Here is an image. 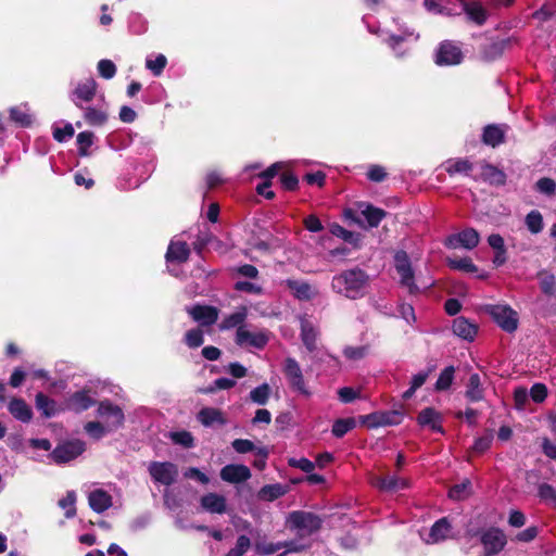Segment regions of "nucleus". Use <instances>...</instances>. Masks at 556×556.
Listing matches in <instances>:
<instances>
[{
    "instance_id": "nucleus-1",
    "label": "nucleus",
    "mask_w": 556,
    "mask_h": 556,
    "mask_svg": "<svg viewBox=\"0 0 556 556\" xmlns=\"http://www.w3.org/2000/svg\"><path fill=\"white\" fill-rule=\"evenodd\" d=\"M368 286V275L358 268L344 270L333 276L331 281L332 290L349 299L364 296Z\"/></svg>"
},
{
    "instance_id": "nucleus-2",
    "label": "nucleus",
    "mask_w": 556,
    "mask_h": 556,
    "mask_svg": "<svg viewBox=\"0 0 556 556\" xmlns=\"http://www.w3.org/2000/svg\"><path fill=\"white\" fill-rule=\"evenodd\" d=\"M321 526V520L307 511H292L287 517V527L301 539L315 533Z\"/></svg>"
},
{
    "instance_id": "nucleus-3",
    "label": "nucleus",
    "mask_w": 556,
    "mask_h": 556,
    "mask_svg": "<svg viewBox=\"0 0 556 556\" xmlns=\"http://www.w3.org/2000/svg\"><path fill=\"white\" fill-rule=\"evenodd\" d=\"M282 372L292 390L305 396L311 395V391L306 386L301 365L295 358L287 357L283 361Z\"/></svg>"
},
{
    "instance_id": "nucleus-4",
    "label": "nucleus",
    "mask_w": 556,
    "mask_h": 556,
    "mask_svg": "<svg viewBox=\"0 0 556 556\" xmlns=\"http://www.w3.org/2000/svg\"><path fill=\"white\" fill-rule=\"evenodd\" d=\"M235 341L239 346L262 350L269 341V332L267 330H250L247 327H239L236 331Z\"/></svg>"
},
{
    "instance_id": "nucleus-5",
    "label": "nucleus",
    "mask_w": 556,
    "mask_h": 556,
    "mask_svg": "<svg viewBox=\"0 0 556 556\" xmlns=\"http://www.w3.org/2000/svg\"><path fill=\"white\" fill-rule=\"evenodd\" d=\"M488 313L506 332H514L518 327V314L507 305H490Z\"/></svg>"
},
{
    "instance_id": "nucleus-6",
    "label": "nucleus",
    "mask_w": 556,
    "mask_h": 556,
    "mask_svg": "<svg viewBox=\"0 0 556 556\" xmlns=\"http://www.w3.org/2000/svg\"><path fill=\"white\" fill-rule=\"evenodd\" d=\"M394 266L400 276L401 285L406 287L409 293H416L418 288L414 282V271L412 269L410 262L406 252L399 251L395 253Z\"/></svg>"
},
{
    "instance_id": "nucleus-7",
    "label": "nucleus",
    "mask_w": 556,
    "mask_h": 556,
    "mask_svg": "<svg viewBox=\"0 0 556 556\" xmlns=\"http://www.w3.org/2000/svg\"><path fill=\"white\" fill-rule=\"evenodd\" d=\"M85 451V443L80 440L66 441L59 444L51 453L56 464L68 463L78 457Z\"/></svg>"
},
{
    "instance_id": "nucleus-8",
    "label": "nucleus",
    "mask_w": 556,
    "mask_h": 556,
    "mask_svg": "<svg viewBox=\"0 0 556 556\" xmlns=\"http://www.w3.org/2000/svg\"><path fill=\"white\" fill-rule=\"evenodd\" d=\"M148 470L155 482L164 485L173 484L178 476L177 466L168 462H152Z\"/></svg>"
},
{
    "instance_id": "nucleus-9",
    "label": "nucleus",
    "mask_w": 556,
    "mask_h": 556,
    "mask_svg": "<svg viewBox=\"0 0 556 556\" xmlns=\"http://www.w3.org/2000/svg\"><path fill=\"white\" fill-rule=\"evenodd\" d=\"M98 415L106 425L108 431H114L123 425V410L109 402H101L98 407Z\"/></svg>"
},
{
    "instance_id": "nucleus-10",
    "label": "nucleus",
    "mask_w": 556,
    "mask_h": 556,
    "mask_svg": "<svg viewBox=\"0 0 556 556\" xmlns=\"http://www.w3.org/2000/svg\"><path fill=\"white\" fill-rule=\"evenodd\" d=\"M480 236L473 228H466L458 233L447 237L445 244L451 249L464 248L472 250L479 244Z\"/></svg>"
},
{
    "instance_id": "nucleus-11",
    "label": "nucleus",
    "mask_w": 556,
    "mask_h": 556,
    "mask_svg": "<svg viewBox=\"0 0 556 556\" xmlns=\"http://www.w3.org/2000/svg\"><path fill=\"white\" fill-rule=\"evenodd\" d=\"M462 59L460 48L452 41H444L437 51L435 62L439 65H456L462 62Z\"/></svg>"
},
{
    "instance_id": "nucleus-12",
    "label": "nucleus",
    "mask_w": 556,
    "mask_h": 556,
    "mask_svg": "<svg viewBox=\"0 0 556 556\" xmlns=\"http://www.w3.org/2000/svg\"><path fill=\"white\" fill-rule=\"evenodd\" d=\"M485 554L488 556L501 552L507 543L505 533L496 528L489 529L481 536Z\"/></svg>"
},
{
    "instance_id": "nucleus-13",
    "label": "nucleus",
    "mask_w": 556,
    "mask_h": 556,
    "mask_svg": "<svg viewBox=\"0 0 556 556\" xmlns=\"http://www.w3.org/2000/svg\"><path fill=\"white\" fill-rule=\"evenodd\" d=\"M308 545L301 544L295 541L280 542V543H264L258 542L255 544V551L261 555H271L280 548H286V553H299L304 551Z\"/></svg>"
},
{
    "instance_id": "nucleus-14",
    "label": "nucleus",
    "mask_w": 556,
    "mask_h": 556,
    "mask_svg": "<svg viewBox=\"0 0 556 556\" xmlns=\"http://www.w3.org/2000/svg\"><path fill=\"white\" fill-rule=\"evenodd\" d=\"M362 420L368 428H378L400 424L401 415L397 412H379L366 415Z\"/></svg>"
},
{
    "instance_id": "nucleus-15",
    "label": "nucleus",
    "mask_w": 556,
    "mask_h": 556,
    "mask_svg": "<svg viewBox=\"0 0 556 556\" xmlns=\"http://www.w3.org/2000/svg\"><path fill=\"white\" fill-rule=\"evenodd\" d=\"M189 315L202 326H211L218 318V309L213 306L194 305L187 308Z\"/></svg>"
},
{
    "instance_id": "nucleus-16",
    "label": "nucleus",
    "mask_w": 556,
    "mask_h": 556,
    "mask_svg": "<svg viewBox=\"0 0 556 556\" xmlns=\"http://www.w3.org/2000/svg\"><path fill=\"white\" fill-rule=\"evenodd\" d=\"M301 340L308 352H314L317 350V340L319 337L318 329L314 326V324L307 319L306 317H301Z\"/></svg>"
},
{
    "instance_id": "nucleus-17",
    "label": "nucleus",
    "mask_w": 556,
    "mask_h": 556,
    "mask_svg": "<svg viewBox=\"0 0 556 556\" xmlns=\"http://www.w3.org/2000/svg\"><path fill=\"white\" fill-rule=\"evenodd\" d=\"M374 486L381 491L395 492L408 488V481L396 476H376L371 479Z\"/></svg>"
},
{
    "instance_id": "nucleus-18",
    "label": "nucleus",
    "mask_w": 556,
    "mask_h": 556,
    "mask_svg": "<svg viewBox=\"0 0 556 556\" xmlns=\"http://www.w3.org/2000/svg\"><path fill=\"white\" fill-rule=\"evenodd\" d=\"M251 477V471L245 465H226L220 470V478L229 483H240Z\"/></svg>"
},
{
    "instance_id": "nucleus-19",
    "label": "nucleus",
    "mask_w": 556,
    "mask_h": 556,
    "mask_svg": "<svg viewBox=\"0 0 556 556\" xmlns=\"http://www.w3.org/2000/svg\"><path fill=\"white\" fill-rule=\"evenodd\" d=\"M97 86L96 80L92 78H88L85 81L79 83L73 92L74 103L77 106L83 108V102H90L96 96Z\"/></svg>"
},
{
    "instance_id": "nucleus-20",
    "label": "nucleus",
    "mask_w": 556,
    "mask_h": 556,
    "mask_svg": "<svg viewBox=\"0 0 556 556\" xmlns=\"http://www.w3.org/2000/svg\"><path fill=\"white\" fill-rule=\"evenodd\" d=\"M452 527L446 518H441L431 527L429 534L425 538V542L427 544H435L446 539H450L452 535Z\"/></svg>"
},
{
    "instance_id": "nucleus-21",
    "label": "nucleus",
    "mask_w": 556,
    "mask_h": 556,
    "mask_svg": "<svg viewBox=\"0 0 556 556\" xmlns=\"http://www.w3.org/2000/svg\"><path fill=\"white\" fill-rule=\"evenodd\" d=\"M88 503L96 513H103L112 506V496L108 492L97 489L89 493Z\"/></svg>"
},
{
    "instance_id": "nucleus-22",
    "label": "nucleus",
    "mask_w": 556,
    "mask_h": 556,
    "mask_svg": "<svg viewBox=\"0 0 556 556\" xmlns=\"http://www.w3.org/2000/svg\"><path fill=\"white\" fill-rule=\"evenodd\" d=\"M201 506L211 514H224L226 511V497L217 493H207L201 497Z\"/></svg>"
},
{
    "instance_id": "nucleus-23",
    "label": "nucleus",
    "mask_w": 556,
    "mask_h": 556,
    "mask_svg": "<svg viewBox=\"0 0 556 556\" xmlns=\"http://www.w3.org/2000/svg\"><path fill=\"white\" fill-rule=\"evenodd\" d=\"M507 126L505 125H488L483 129L482 141L486 146L497 147L504 142Z\"/></svg>"
},
{
    "instance_id": "nucleus-24",
    "label": "nucleus",
    "mask_w": 556,
    "mask_h": 556,
    "mask_svg": "<svg viewBox=\"0 0 556 556\" xmlns=\"http://www.w3.org/2000/svg\"><path fill=\"white\" fill-rule=\"evenodd\" d=\"M418 424L422 427H428L432 431L437 432H443L441 427L442 417L439 412L431 407H427L422 409L418 417H417Z\"/></svg>"
},
{
    "instance_id": "nucleus-25",
    "label": "nucleus",
    "mask_w": 556,
    "mask_h": 556,
    "mask_svg": "<svg viewBox=\"0 0 556 556\" xmlns=\"http://www.w3.org/2000/svg\"><path fill=\"white\" fill-rule=\"evenodd\" d=\"M286 285L299 300H311L317 294V290L305 281L288 279Z\"/></svg>"
},
{
    "instance_id": "nucleus-26",
    "label": "nucleus",
    "mask_w": 556,
    "mask_h": 556,
    "mask_svg": "<svg viewBox=\"0 0 556 556\" xmlns=\"http://www.w3.org/2000/svg\"><path fill=\"white\" fill-rule=\"evenodd\" d=\"M190 249L184 241H172L166 252V261L168 263H184L189 258Z\"/></svg>"
},
{
    "instance_id": "nucleus-27",
    "label": "nucleus",
    "mask_w": 556,
    "mask_h": 556,
    "mask_svg": "<svg viewBox=\"0 0 556 556\" xmlns=\"http://www.w3.org/2000/svg\"><path fill=\"white\" fill-rule=\"evenodd\" d=\"M8 408L11 415L22 422H29L33 418L31 408L22 399H12Z\"/></svg>"
},
{
    "instance_id": "nucleus-28",
    "label": "nucleus",
    "mask_w": 556,
    "mask_h": 556,
    "mask_svg": "<svg viewBox=\"0 0 556 556\" xmlns=\"http://www.w3.org/2000/svg\"><path fill=\"white\" fill-rule=\"evenodd\" d=\"M453 332L465 340L472 341L477 334V326L465 317H457L453 321Z\"/></svg>"
},
{
    "instance_id": "nucleus-29",
    "label": "nucleus",
    "mask_w": 556,
    "mask_h": 556,
    "mask_svg": "<svg viewBox=\"0 0 556 556\" xmlns=\"http://www.w3.org/2000/svg\"><path fill=\"white\" fill-rule=\"evenodd\" d=\"M463 10L467 14L468 18L478 25H482L488 17L486 10L480 2H463Z\"/></svg>"
},
{
    "instance_id": "nucleus-30",
    "label": "nucleus",
    "mask_w": 556,
    "mask_h": 556,
    "mask_svg": "<svg viewBox=\"0 0 556 556\" xmlns=\"http://www.w3.org/2000/svg\"><path fill=\"white\" fill-rule=\"evenodd\" d=\"M248 316V309L244 306L239 307L232 314L226 316L219 324L220 330H228L232 328L245 327L243 324Z\"/></svg>"
},
{
    "instance_id": "nucleus-31",
    "label": "nucleus",
    "mask_w": 556,
    "mask_h": 556,
    "mask_svg": "<svg viewBox=\"0 0 556 556\" xmlns=\"http://www.w3.org/2000/svg\"><path fill=\"white\" fill-rule=\"evenodd\" d=\"M93 404L87 391L75 392L67 401V407L74 412H83Z\"/></svg>"
},
{
    "instance_id": "nucleus-32",
    "label": "nucleus",
    "mask_w": 556,
    "mask_h": 556,
    "mask_svg": "<svg viewBox=\"0 0 556 556\" xmlns=\"http://www.w3.org/2000/svg\"><path fill=\"white\" fill-rule=\"evenodd\" d=\"M198 419L203 426H212L213 424H226V419L223 416V413L213 407L202 408L198 414Z\"/></svg>"
},
{
    "instance_id": "nucleus-33",
    "label": "nucleus",
    "mask_w": 556,
    "mask_h": 556,
    "mask_svg": "<svg viewBox=\"0 0 556 556\" xmlns=\"http://www.w3.org/2000/svg\"><path fill=\"white\" fill-rule=\"evenodd\" d=\"M359 210L362 216L366 218L369 227H377L382 220V218L386 216L383 210L375 207L369 204H361Z\"/></svg>"
},
{
    "instance_id": "nucleus-34",
    "label": "nucleus",
    "mask_w": 556,
    "mask_h": 556,
    "mask_svg": "<svg viewBox=\"0 0 556 556\" xmlns=\"http://www.w3.org/2000/svg\"><path fill=\"white\" fill-rule=\"evenodd\" d=\"M465 395L470 402H479L483 399V388L481 387V380L478 374H473L469 377Z\"/></svg>"
},
{
    "instance_id": "nucleus-35",
    "label": "nucleus",
    "mask_w": 556,
    "mask_h": 556,
    "mask_svg": "<svg viewBox=\"0 0 556 556\" xmlns=\"http://www.w3.org/2000/svg\"><path fill=\"white\" fill-rule=\"evenodd\" d=\"M471 169L472 164L466 159H452L445 163V170L450 175L468 174Z\"/></svg>"
},
{
    "instance_id": "nucleus-36",
    "label": "nucleus",
    "mask_w": 556,
    "mask_h": 556,
    "mask_svg": "<svg viewBox=\"0 0 556 556\" xmlns=\"http://www.w3.org/2000/svg\"><path fill=\"white\" fill-rule=\"evenodd\" d=\"M11 119L22 127H27L31 124V116L27 105H18L11 108L10 110Z\"/></svg>"
},
{
    "instance_id": "nucleus-37",
    "label": "nucleus",
    "mask_w": 556,
    "mask_h": 556,
    "mask_svg": "<svg viewBox=\"0 0 556 556\" xmlns=\"http://www.w3.org/2000/svg\"><path fill=\"white\" fill-rule=\"evenodd\" d=\"M85 119L91 126H101L106 119V112L99 108H86L85 109Z\"/></svg>"
},
{
    "instance_id": "nucleus-38",
    "label": "nucleus",
    "mask_w": 556,
    "mask_h": 556,
    "mask_svg": "<svg viewBox=\"0 0 556 556\" xmlns=\"http://www.w3.org/2000/svg\"><path fill=\"white\" fill-rule=\"evenodd\" d=\"M355 426L356 421L352 417L337 419L332 426V434L337 438H342L349 431L354 429Z\"/></svg>"
},
{
    "instance_id": "nucleus-39",
    "label": "nucleus",
    "mask_w": 556,
    "mask_h": 556,
    "mask_svg": "<svg viewBox=\"0 0 556 556\" xmlns=\"http://www.w3.org/2000/svg\"><path fill=\"white\" fill-rule=\"evenodd\" d=\"M540 288L543 293L547 295H553L556 292V279L555 276L547 273V271H541L538 275Z\"/></svg>"
},
{
    "instance_id": "nucleus-40",
    "label": "nucleus",
    "mask_w": 556,
    "mask_h": 556,
    "mask_svg": "<svg viewBox=\"0 0 556 556\" xmlns=\"http://www.w3.org/2000/svg\"><path fill=\"white\" fill-rule=\"evenodd\" d=\"M36 406L46 417H50L55 414V402L50 400L43 393L36 395Z\"/></svg>"
},
{
    "instance_id": "nucleus-41",
    "label": "nucleus",
    "mask_w": 556,
    "mask_h": 556,
    "mask_svg": "<svg viewBox=\"0 0 556 556\" xmlns=\"http://www.w3.org/2000/svg\"><path fill=\"white\" fill-rule=\"evenodd\" d=\"M482 175L491 184L503 185L505 182V174L493 165H484L482 167Z\"/></svg>"
},
{
    "instance_id": "nucleus-42",
    "label": "nucleus",
    "mask_w": 556,
    "mask_h": 556,
    "mask_svg": "<svg viewBox=\"0 0 556 556\" xmlns=\"http://www.w3.org/2000/svg\"><path fill=\"white\" fill-rule=\"evenodd\" d=\"M454 372H455V369L453 366H448L444 370H442V372L440 374V376L435 382V390H438V391L447 390L454 380Z\"/></svg>"
},
{
    "instance_id": "nucleus-43",
    "label": "nucleus",
    "mask_w": 556,
    "mask_h": 556,
    "mask_svg": "<svg viewBox=\"0 0 556 556\" xmlns=\"http://www.w3.org/2000/svg\"><path fill=\"white\" fill-rule=\"evenodd\" d=\"M447 264L453 269L463 270L466 273H476L477 267L469 257L448 258Z\"/></svg>"
},
{
    "instance_id": "nucleus-44",
    "label": "nucleus",
    "mask_w": 556,
    "mask_h": 556,
    "mask_svg": "<svg viewBox=\"0 0 556 556\" xmlns=\"http://www.w3.org/2000/svg\"><path fill=\"white\" fill-rule=\"evenodd\" d=\"M526 225L530 232L539 233L543 229V217L539 211H531L526 217Z\"/></svg>"
},
{
    "instance_id": "nucleus-45",
    "label": "nucleus",
    "mask_w": 556,
    "mask_h": 556,
    "mask_svg": "<svg viewBox=\"0 0 556 556\" xmlns=\"http://www.w3.org/2000/svg\"><path fill=\"white\" fill-rule=\"evenodd\" d=\"M75 503H76V494L74 491L67 492L66 495L59 501L60 507L65 509L66 518H72L75 516V514H76Z\"/></svg>"
},
{
    "instance_id": "nucleus-46",
    "label": "nucleus",
    "mask_w": 556,
    "mask_h": 556,
    "mask_svg": "<svg viewBox=\"0 0 556 556\" xmlns=\"http://www.w3.org/2000/svg\"><path fill=\"white\" fill-rule=\"evenodd\" d=\"M269 394H270L269 386L267 383H263L250 392V399L254 403L263 405L268 401Z\"/></svg>"
},
{
    "instance_id": "nucleus-47",
    "label": "nucleus",
    "mask_w": 556,
    "mask_h": 556,
    "mask_svg": "<svg viewBox=\"0 0 556 556\" xmlns=\"http://www.w3.org/2000/svg\"><path fill=\"white\" fill-rule=\"evenodd\" d=\"M169 438L175 444L184 447H192L194 443L192 434L188 431L170 432Z\"/></svg>"
},
{
    "instance_id": "nucleus-48",
    "label": "nucleus",
    "mask_w": 556,
    "mask_h": 556,
    "mask_svg": "<svg viewBox=\"0 0 556 556\" xmlns=\"http://www.w3.org/2000/svg\"><path fill=\"white\" fill-rule=\"evenodd\" d=\"M470 494V482L465 481L460 484H456L448 491V496L453 500H464Z\"/></svg>"
},
{
    "instance_id": "nucleus-49",
    "label": "nucleus",
    "mask_w": 556,
    "mask_h": 556,
    "mask_svg": "<svg viewBox=\"0 0 556 556\" xmlns=\"http://www.w3.org/2000/svg\"><path fill=\"white\" fill-rule=\"evenodd\" d=\"M86 432L94 438L100 439L109 431L106 430V425L99 421H89L85 425Z\"/></svg>"
},
{
    "instance_id": "nucleus-50",
    "label": "nucleus",
    "mask_w": 556,
    "mask_h": 556,
    "mask_svg": "<svg viewBox=\"0 0 556 556\" xmlns=\"http://www.w3.org/2000/svg\"><path fill=\"white\" fill-rule=\"evenodd\" d=\"M93 142V135L90 131L79 132L77 136V144L80 155H87L88 149L91 147Z\"/></svg>"
},
{
    "instance_id": "nucleus-51",
    "label": "nucleus",
    "mask_w": 556,
    "mask_h": 556,
    "mask_svg": "<svg viewBox=\"0 0 556 556\" xmlns=\"http://www.w3.org/2000/svg\"><path fill=\"white\" fill-rule=\"evenodd\" d=\"M98 72L101 77L111 79L116 74V66L111 60H101L98 63Z\"/></svg>"
},
{
    "instance_id": "nucleus-52",
    "label": "nucleus",
    "mask_w": 556,
    "mask_h": 556,
    "mask_svg": "<svg viewBox=\"0 0 556 556\" xmlns=\"http://www.w3.org/2000/svg\"><path fill=\"white\" fill-rule=\"evenodd\" d=\"M283 494V490L280 485H266L260 491V495L264 500L273 501Z\"/></svg>"
},
{
    "instance_id": "nucleus-53",
    "label": "nucleus",
    "mask_w": 556,
    "mask_h": 556,
    "mask_svg": "<svg viewBox=\"0 0 556 556\" xmlns=\"http://www.w3.org/2000/svg\"><path fill=\"white\" fill-rule=\"evenodd\" d=\"M166 62V58L163 54H159L154 60L148 59L146 65L157 76L164 70Z\"/></svg>"
},
{
    "instance_id": "nucleus-54",
    "label": "nucleus",
    "mask_w": 556,
    "mask_h": 556,
    "mask_svg": "<svg viewBox=\"0 0 556 556\" xmlns=\"http://www.w3.org/2000/svg\"><path fill=\"white\" fill-rule=\"evenodd\" d=\"M338 396L343 403H351L352 401L361 397V390H355L350 387H344L338 390Z\"/></svg>"
},
{
    "instance_id": "nucleus-55",
    "label": "nucleus",
    "mask_w": 556,
    "mask_h": 556,
    "mask_svg": "<svg viewBox=\"0 0 556 556\" xmlns=\"http://www.w3.org/2000/svg\"><path fill=\"white\" fill-rule=\"evenodd\" d=\"M288 464H289V466L294 467V468H299L302 471L307 472V473H311L314 470V468H315V464L313 462H311L309 459L304 458V457H302V458H290L288 460Z\"/></svg>"
},
{
    "instance_id": "nucleus-56",
    "label": "nucleus",
    "mask_w": 556,
    "mask_h": 556,
    "mask_svg": "<svg viewBox=\"0 0 556 556\" xmlns=\"http://www.w3.org/2000/svg\"><path fill=\"white\" fill-rule=\"evenodd\" d=\"M186 343L190 348H198L203 343V332L200 329H191L186 333Z\"/></svg>"
},
{
    "instance_id": "nucleus-57",
    "label": "nucleus",
    "mask_w": 556,
    "mask_h": 556,
    "mask_svg": "<svg viewBox=\"0 0 556 556\" xmlns=\"http://www.w3.org/2000/svg\"><path fill=\"white\" fill-rule=\"evenodd\" d=\"M329 230H330L331 235H333L338 238H341L348 242H353L354 237H355V235L353 232L346 230L345 228H343L342 226H340L339 224H336V223L330 225Z\"/></svg>"
},
{
    "instance_id": "nucleus-58",
    "label": "nucleus",
    "mask_w": 556,
    "mask_h": 556,
    "mask_svg": "<svg viewBox=\"0 0 556 556\" xmlns=\"http://www.w3.org/2000/svg\"><path fill=\"white\" fill-rule=\"evenodd\" d=\"M74 136V128L71 124H66L64 127L54 128L53 130V138L59 141L63 142L68 140Z\"/></svg>"
},
{
    "instance_id": "nucleus-59",
    "label": "nucleus",
    "mask_w": 556,
    "mask_h": 556,
    "mask_svg": "<svg viewBox=\"0 0 556 556\" xmlns=\"http://www.w3.org/2000/svg\"><path fill=\"white\" fill-rule=\"evenodd\" d=\"M536 189L541 193H544V194H547V195H552V194L555 193L556 184L551 178H546V177L545 178H541L536 182Z\"/></svg>"
},
{
    "instance_id": "nucleus-60",
    "label": "nucleus",
    "mask_w": 556,
    "mask_h": 556,
    "mask_svg": "<svg viewBox=\"0 0 556 556\" xmlns=\"http://www.w3.org/2000/svg\"><path fill=\"white\" fill-rule=\"evenodd\" d=\"M367 353V349L365 346H346L343 350V354L346 358L352 361H357L363 358Z\"/></svg>"
},
{
    "instance_id": "nucleus-61",
    "label": "nucleus",
    "mask_w": 556,
    "mask_h": 556,
    "mask_svg": "<svg viewBox=\"0 0 556 556\" xmlns=\"http://www.w3.org/2000/svg\"><path fill=\"white\" fill-rule=\"evenodd\" d=\"M546 395H547V389L544 384L535 383L532 386V388L530 390V396L534 402H536V403L543 402L545 400Z\"/></svg>"
},
{
    "instance_id": "nucleus-62",
    "label": "nucleus",
    "mask_w": 556,
    "mask_h": 556,
    "mask_svg": "<svg viewBox=\"0 0 556 556\" xmlns=\"http://www.w3.org/2000/svg\"><path fill=\"white\" fill-rule=\"evenodd\" d=\"M232 447L235 448L236 452H238L240 454H244V453L252 452L254 450V444L250 440L236 439L232 442Z\"/></svg>"
},
{
    "instance_id": "nucleus-63",
    "label": "nucleus",
    "mask_w": 556,
    "mask_h": 556,
    "mask_svg": "<svg viewBox=\"0 0 556 556\" xmlns=\"http://www.w3.org/2000/svg\"><path fill=\"white\" fill-rule=\"evenodd\" d=\"M251 547V540L247 535H240L232 547L239 556H243Z\"/></svg>"
},
{
    "instance_id": "nucleus-64",
    "label": "nucleus",
    "mask_w": 556,
    "mask_h": 556,
    "mask_svg": "<svg viewBox=\"0 0 556 556\" xmlns=\"http://www.w3.org/2000/svg\"><path fill=\"white\" fill-rule=\"evenodd\" d=\"M304 226L308 231L318 232L323 230V224L316 215H308L304 219Z\"/></svg>"
}]
</instances>
